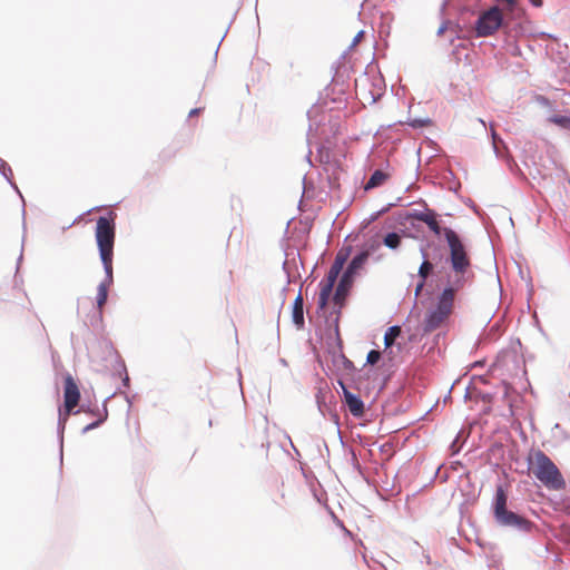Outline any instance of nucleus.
I'll list each match as a JSON object with an SVG mask.
<instances>
[{"mask_svg": "<svg viewBox=\"0 0 570 570\" xmlns=\"http://www.w3.org/2000/svg\"><path fill=\"white\" fill-rule=\"evenodd\" d=\"M443 235L450 248V263L454 275L451 278H459L462 284L466 283V273L471 265L465 246L459 235L451 228H443Z\"/></svg>", "mask_w": 570, "mask_h": 570, "instance_id": "1", "label": "nucleus"}, {"mask_svg": "<svg viewBox=\"0 0 570 570\" xmlns=\"http://www.w3.org/2000/svg\"><path fill=\"white\" fill-rule=\"evenodd\" d=\"M493 514L499 525L517 529L521 532H529L531 529L532 523L529 520L507 509V494L501 485L495 491Z\"/></svg>", "mask_w": 570, "mask_h": 570, "instance_id": "2", "label": "nucleus"}, {"mask_svg": "<svg viewBox=\"0 0 570 570\" xmlns=\"http://www.w3.org/2000/svg\"><path fill=\"white\" fill-rule=\"evenodd\" d=\"M534 476L548 489L563 490L566 481L553 461L541 450L534 453Z\"/></svg>", "mask_w": 570, "mask_h": 570, "instance_id": "3", "label": "nucleus"}, {"mask_svg": "<svg viewBox=\"0 0 570 570\" xmlns=\"http://www.w3.org/2000/svg\"><path fill=\"white\" fill-rule=\"evenodd\" d=\"M96 240L104 267L112 266L115 223L111 218L101 216L96 223Z\"/></svg>", "mask_w": 570, "mask_h": 570, "instance_id": "4", "label": "nucleus"}, {"mask_svg": "<svg viewBox=\"0 0 570 570\" xmlns=\"http://www.w3.org/2000/svg\"><path fill=\"white\" fill-rule=\"evenodd\" d=\"M503 23V14L498 6L483 11L475 21L478 37L492 36Z\"/></svg>", "mask_w": 570, "mask_h": 570, "instance_id": "5", "label": "nucleus"}, {"mask_svg": "<svg viewBox=\"0 0 570 570\" xmlns=\"http://www.w3.org/2000/svg\"><path fill=\"white\" fill-rule=\"evenodd\" d=\"M80 392L73 379L68 375L65 380V412L59 410L58 431L60 433V443L62 444V432L67 421V416L78 404Z\"/></svg>", "mask_w": 570, "mask_h": 570, "instance_id": "6", "label": "nucleus"}, {"mask_svg": "<svg viewBox=\"0 0 570 570\" xmlns=\"http://www.w3.org/2000/svg\"><path fill=\"white\" fill-rule=\"evenodd\" d=\"M464 285L465 284H462L459 278H451V275H448L446 286L439 295L434 308L445 313L446 315H450L452 312L455 293L463 288Z\"/></svg>", "mask_w": 570, "mask_h": 570, "instance_id": "7", "label": "nucleus"}, {"mask_svg": "<svg viewBox=\"0 0 570 570\" xmlns=\"http://www.w3.org/2000/svg\"><path fill=\"white\" fill-rule=\"evenodd\" d=\"M352 247H343L338 250V253L335 256L334 263L332 264L330 271L327 272L326 279L331 282V284H335L340 273L342 272L344 264L346 263L347 258L350 257Z\"/></svg>", "mask_w": 570, "mask_h": 570, "instance_id": "8", "label": "nucleus"}, {"mask_svg": "<svg viewBox=\"0 0 570 570\" xmlns=\"http://www.w3.org/2000/svg\"><path fill=\"white\" fill-rule=\"evenodd\" d=\"M340 385L342 386L344 401L350 413L355 417H361L364 414L363 400L357 394L352 393L342 382H340Z\"/></svg>", "mask_w": 570, "mask_h": 570, "instance_id": "9", "label": "nucleus"}, {"mask_svg": "<svg viewBox=\"0 0 570 570\" xmlns=\"http://www.w3.org/2000/svg\"><path fill=\"white\" fill-rule=\"evenodd\" d=\"M105 271V278L99 283L97 287V296H96V303L98 309L101 312V308L107 302L108 298V288L114 283V275H112V266L104 267Z\"/></svg>", "mask_w": 570, "mask_h": 570, "instance_id": "10", "label": "nucleus"}, {"mask_svg": "<svg viewBox=\"0 0 570 570\" xmlns=\"http://www.w3.org/2000/svg\"><path fill=\"white\" fill-rule=\"evenodd\" d=\"M420 253L422 255L423 262L421 263L417 276L420 277V282L415 286V296H419L421 291L423 289L426 278L429 277L430 273L433 271V264L428 259V254L424 247L420 248Z\"/></svg>", "mask_w": 570, "mask_h": 570, "instance_id": "11", "label": "nucleus"}, {"mask_svg": "<svg viewBox=\"0 0 570 570\" xmlns=\"http://www.w3.org/2000/svg\"><path fill=\"white\" fill-rule=\"evenodd\" d=\"M448 317L449 315L436 308L429 311L422 325L423 332L429 333L436 330Z\"/></svg>", "mask_w": 570, "mask_h": 570, "instance_id": "12", "label": "nucleus"}, {"mask_svg": "<svg viewBox=\"0 0 570 570\" xmlns=\"http://www.w3.org/2000/svg\"><path fill=\"white\" fill-rule=\"evenodd\" d=\"M353 282H354V277L348 276L343 273V275L337 284V287L335 289V293H334L333 299H334L335 304L341 305L343 303V301L347 296V294L353 285Z\"/></svg>", "mask_w": 570, "mask_h": 570, "instance_id": "13", "label": "nucleus"}, {"mask_svg": "<svg viewBox=\"0 0 570 570\" xmlns=\"http://www.w3.org/2000/svg\"><path fill=\"white\" fill-rule=\"evenodd\" d=\"M292 320L293 323L297 326V328L304 327V299L301 292L298 293L293 303Z\"/></svg>", "mask_w": 570, "mask_h": 570, "instance_id": "14", "label": "nucleus"}, {"mask_svg": "<svg viewBox=\"0 0 570 570\" xmlns=\"http://www.w3.org/2000/svg\"><path fill=\"white\" fill-rule=\"evenodd\" d=\"M368 256H370L368 250H363V252L356 254L348 263L346 269L344 271V274L355 277L357 271L363 267V265L367 261Z\"/></svg>", "mask_w": 570, "mask_h": 570, "instance_id": "15", "label": "nucleus"}, {"mask_svg": "<svg viewBox=\"0 0 570 570\" xmlns=\"http://www.w3.org/2000/svg\"><path fill=\"white\" fill-rule=\"evenodd\" d=\"M334 285L335 284H331V282H328V281L321 282V284H320L321 292H320L318 301H317V305H318L320 309H324L326 307L330 296L333 292Z\"/></svg>", "mask_w": 570, "mask_h": 570, "instance_id": "16", "label": "nucleus"}, {"mask_svg": "<svg viewBox=\"0 0 570 570\" xmlns=\"http://www.w3.org/2000/svg\"><path fill=\"white\" fill-rule=\"evenodd\" d=\"M401 326L393 325L390 326L385 334H384V347L385 351L392 348V346L395 344L396 338L401 335Z\"/></svg>", "mask_w": 570, "mask_h": 570, "instance_id": "17", "label": "nucleus"}, {"mask_svg": "<svg viewBox=\"0 0 570 570\" xmlns=\"http://www.w3.org/2000/svg\"><path fill=\"white\" fill-rule=\"evenodd\" d=\"M438 214L432 210L428 209V213L423 219V223L428 225V227L436 235L440 236L443 233V229L440 227L438 220H436Z\"/></svg>", "mask_w": 570, "mask_h": 570, "instance_id": "18", "label": "nucleus"}, {"mask_svg": "<svg viewBox=\"0 0 570 570\" xmlns=\"http://www.w3.org/2000/svg\"><path fill=\"white\" fill-rule=\"evenodd\" d=\"M387 174L380 169H376L365 184V190L381 186L387 179Z\"/></svg>", "mask_w": 570, "mask_h": 570, "instance_id": "19", "label": "nucleus"}, {"mask_svg": "<svg viewBox=\"0 0 570 570\" xmlns=\"http://www.w3.org/2000/svg\"><path fill=\"white\" fill-rule=\"evenodd\" d=\"M108 417V410H107V406L104 405L102 410L101 411H98V419L89 424H87L83 429H82V433L86 434L87 432L94 430V429H97L99 425H101Z\"/></svg>", "mask_w": 570, "mask_h": 570, "instance_id": "20", "label": "nucleus"}, {"mask_svg": "<svg viewBox=\"0 0 570 570\" xmlns=\"http://www.w3.org/2000/svg\"><path fill=\"white\" fill-rule=\"evenodd\" d=\"M0 174L7 179V181L11 185V187L21 195L20 190L18 189L17 185L12 181V169L11 167L0 158ZM22 198V196H20Z\"/></svg>", "mask_w": 570, "mask_h": 570, "instance_id": "21", "label": "nucleus"}, {"mask_svg": "<svg viewBox=\"0 0 570 570\" xmlns=\"http://www.w3.org/2000/svg\"><path fill=\"white\" fill-rule=\"evenodd\" d=\"M383 244L390 249H396L401 245V236L396 232L387 233L383 238Z\"/></svg>", "mask_w": 570, "mask_h": 570, "instance_id": "22", "label": "nucleus"}, {"mask_svg": "<svg viewBox=\"0 0 570 570\" xmlns=\"http://www.w3.org/2000/svg\"><path fill=\"white\" fill-rule=\"evenodd\" d=\"M317 112H318L317 107H313L307 111V117L309 119V126H308V131H307L308 138L312 136L313 131L317 130L318 122L315 120Z\"/></svg>", "mask_w": 570, "mask_h": 570, "instance_id": "23", "label": "nucleus"}, {"mask_svg": "<svg viewBox=\"0 0 570 570\" xmlns=\"http://www.w3.org/2000/svg\"><path fill=\"white\" fill-rule=\"evenodd\" d=\"M491 138H492V147L495 156L498 158L502 157V153L500 150L499 144L503 145L502 139L498 136L494 129H491Z\"/></svg>", "mask_w": 570, "mask_h": 570, "instance_id": "24", "label": "nucleus"}, {"mask_svg": "<svg viewBox=\"0 0 570 570\" xmlns=\"http://www.w3.org/2000/svg\"><path fill=\"white\" fill-rule=\"evenodd\" d=\"M428 209L429 208H425V210L413 209L412 212H409L406 214V217L423 222V219L428 213Z\"/></svg>", "mask_w": 570, "mask_h": 570, "instance_id": "25", "label": "nucleus"}, {"mask_svg": "<svg viewBox=\"0 0 570 570\" xmlns=\"http://www.w3.org/2000/svg\"><path fill=\"white\" fill-rule=\"evenodd\" d=\"M380 358H381V352H379L376 350H371L367 353L366 363L370 365H375L380 361Z\"/></svg>", "mask_w": 570, "mask_h": 570, "instance_id": "26", "label": "nucleus"}, {"mask_svg": "<svg viewBox=\"0 0 570 570\" xmlns=\"http://www.w3.org/2000/svg\"><path fill=\"white\" fill-rule=\"evenodd\" d=\"M551 120L557 124V125H560L561 127L563 128H569L570 127V117H564V116H553L551 118Z\"/></svg>", "mask_w": 570, "mask_h": 570, "instance_id": "27", "label": "nucleus"}, {"mask_svg": "<svg viewBox=\"0 0 570 570\" xmlns=\"http://www.w3.org/2000/svg\"><path fill=\"white\" fill-rule=\"evenodd\" d=\"M495 2L503 4L507 9L512 10L518 4V0H494Z\"/></svg>", "mask_w": 570, "mask_h": 570, "instance_id": "28", "label": "nucleus"}, {"mask_svg": "<svg viewBox=\"0 0 570 570\" xmlns=\"http://www.w3.org/2000/svg\"><path fill=\"white\" fill-rule=\"evenodd\" d=\"M340 357L343 360V365L346 370H352L354 367L353 362L350 361L344 354H340Z\"/></svg>", "mask_w": 570, "mask_h": 570, "instance_id": "29", "label": "nucleus"}, {"mask_svg": "<svg viewBox=\"0 0 570 570\" xmlns=\"http://www.w3.org/2000/svg\"><path fill=\"white\" fill-rule=\"evenodd\" d=\"M363 36H364V31H363V30L358 31V32L356 33V36L353 38V41H352V45H351V46H352V47H353V46H356V45L361 41V39H362V37H363Z\"/></svg>", "mask_w": 570, "mask_h": 570, "instance_id": "30", "label": "nucleus"}, {"mask_svg": "<svg viewBox=\"0 0 570 570\" xmlns=\"http://www.w3.org/2000/svg\"><path fill=\"white\" fill-rule=\"evenodd\" d=\"M316 403H317L318 410L322 412L323 400H322V393L321 392H318L316 394Z\"/></svg>", "mask_w": 570, "mask_h": 570, "instance_id": "31", "label": "nucleus"}, {"mask_svg": "<svg viewBox=\"0 0 570 570\" xmlns=\"http://www.w3.org/2000/svg\"><path fill=\"white\" fill-rule=\"evenodd\" d=\"M200 111H202V108H194L189 111L188 116L194 117V116L198 115Z\"/></svg>", "mask_w": 570, "mask_h": 570, "instance_id": "32", "label": "nucleus"}, {"mask_svg": "<svg viewBox=\"0 0 570 570\" xmlns=\"http://www.w3.org/2000/svg\"><path fill=\"white\" fill-rule=\"evenodd\" d=\"M335 334H336V340H337V346L340 348V351L342 350V342L340 340V336H338V327L336 326L335 327Z\"/></svg>", "mask_w": 570, "mask_h": 570, "instance_id": "33", "label": "nucleus"}, {"mask_svg": "<svg viewBox=\"0 0 570 570\" xmlns=\"http://www.w3.org/2000/svg\"><path fill=\"white\" fill-rule=\"evenodd\" d=\"M530 3L533 6V7H541L542 6V0H529Z\"/></svg>", "mask_w": 570, "mask_h": 570, "instance_id": "34", "label": "nucleus"}, {"mask_svg": "<svg viewBox=\"0 0 570 570\" xmlns=\"http://www.w3.org/2000/svg\"><path fill=\"white\" fill-rule=\"evenodd\" d=\"M428 122H430V120H429V119H425V120L415 119V120H413L411 124H420V125H423V124H428Z\"/></svg>", "mask_w": 570, "mask_h": 570, "instance_id": "35", "label": "nucleus"}, {"mask_svg": "<svg viewBox=\"0 0 570 570\" xmlns=\"http://www.w3.org/2000/svg\"><path fill=\"white\" fill-rule=\"evenodd\" d=\"M445 29H446V24L445 23L441 24V27L438 30V35L441 36L445 31Z\"/></svg>", "mask_w": 570, "mask_h": 570, "instance_id": "36", "label": "nucleus"}, {"mask_svg": "<svg viewBox=\"0 0 570 570\" xmlns=\"http://www.w3.org/2000/svg\"><path fill=\"white\" fill-rule=\"evenodd\" d=\"M122 383H124V385H125V386H128V385H129V377H128V375H127V374L125 375V377H124V380H122Z\"/></svg>", "mask_w": 570, "mask_h": 570, "instance_id": "37", "label": "nucleus"}, {"mask_svg": "<svg viewBox=\"0 0 570 570\" xmlns=\"http://www.w3.org/2000/svg\"><path fill=\"white\" fill-rule=\"evenodd\" d=\"M311 155H312V151L308 150L307 155H306V160L308 161L309 165H312V161H311Z\"/></svg>", "mask_w": 570, "mask_h": 570, "instance_id": "38", "label": "nucleus"}, {"mask_svg": "<svg viewBox=\"0 0 570 570\" xmlns=\"http://www.w3.org/2000/svg\"><path fill=\"white\" fill-rule=\"evenodd\" d=\"M279 363L285 367L287 366V362L285 358H279Z\"/></svg>", "mask_w": 570, "mask_h": 570, "instance_id": "39", "label": "nucleus"}, {"mask_svg": "<svg viewBox=\"0 0 570 570\" xmlns=\"http://www.w3.org/2000/svg\"><path fill=\"white\" fill-rule=\"evenodd\" d=\"M541 36H542V37H548V38H553V36H552V35H549V33H546V32H542V33H541Z\"/></svg>", "mask_w": 570, "mask_h": 570, "instance_id": "40", "label": "nucleus"}, {"mask_svg": "<svg viewBox=\"0 0 570 570\" xmlns=\"http://www.w3.org/2000/svg\"><path fill=\"white\" fill-rule=\"evenodd\" d=\"M22 259V254H20L19 258H18V264L21 262Z\"/></svg>", "mask_w": 570, "mask_h": 570, "instance_id": "41", "label": "nucleus"}, {"mask_svg": "<svg viewBox=\"0 0 570 570\" xmlns=\"http://www.w3.org/2000/svg\"><path fill=\"white\" fill-rule=\"evenodd\" d=\"M479 122H481L483 126H485V122L482 119H479Z\"/></svg>", "mask_w": 570, "mask_h": 570, "instance_id": "42", "label": "nucleus"}]
</instances>
